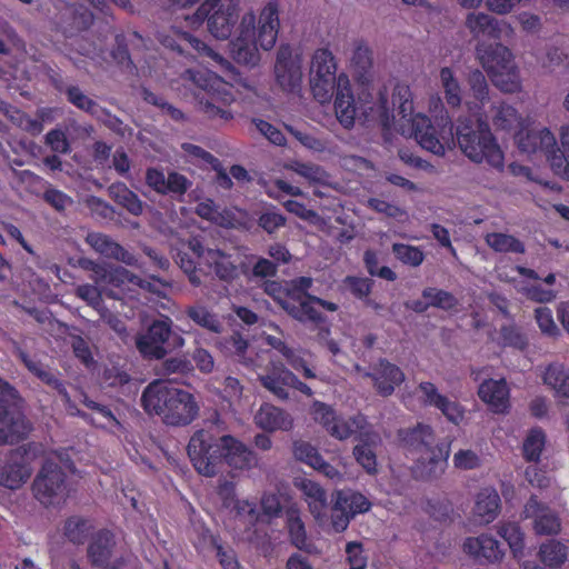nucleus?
Returning <instances> with one entry per match:
<instances>
[{
  "label": "nucleus",
  "instance_id": "obj_7",
  "mask_svg": "<svg viewBox=\"0 0 569 569\" xmlns=\"http://www.w3.org/2000/svg\"><path fill=\"white\" fill-rule=\"evenodd\" d=\"M141 405L147 413L159 416L169 426L189 425L198 413L193 396L166 380L149 383Z\"/></svg>",
  "mask_w": 569,
  "mask_h": 569
},
{
  "label": "nucleus",
  "instance_id": "obj_6",
  "mask_svg": "<svg viewBox=\"0 0 569 569\" xmlns=\"http://www.w3.org/2000/svg\"><path fill=\"white\" fill-rule=\"evenodd\" d=\"M455 128L453 139L465 157L497 172L505 170V151L485 121L480 118L459 117Z\"/></svg>",
  "mask_w": 569,
  "mask_h": 569
},
{
  "label": "nucleus",
  "instance_id": "obj_32",
  "mask_svg": "<svg viewBox=\"0 0 569 569\" xmlns=\"http://www.w3.org/2000/svg\"><path fill=\"white\" fill-rule=\"evenodd\" d=\"M500 510V497L495 488L487 487L481 489L477 497L473 508L475 517L483 525L492 522Z\"/></svg>",
  "mask_w": 569,
  "mask_h": 569
},
{
  "label": "nucleus",
  "instance_id": "obj_1",
  "mask_svg": "<svg viewBox=\"0 0 569 569\" xmlns=\"http://www.w3.org/2000/svg\"><path fill=\"white\" fill-rule=\"evenodd\" d=\"M241 0H204L184 20L189 28L198 29L203 22L210 34L226 40L230 37L232 59L246 67H256L261 60L260 50H271L280 29L279 4L268 1L257 17L253 10L240 17Z\"/></svg>",
  "mask_w": 569,
  "mask_h": 569
},
{
  "label": "nucleus",
  "instance_id": "obj_57",
  "mask_svg": "<svg viewBox=\"0 0 569 569\" xmlns=\"http://www.w3.org/2000/svg\"><path fill=\"white\" fill-rule=\"evenodd\" d=\"M293 455L297 460L315 468L317 463H320L321 455L318 450L306 441H297L293 445Z\"/></svg>",
  "mask_w": 569,
  "mask_h": 569
},
{
  "label": "nucleus",
  "instance_id": "obj_27",
  "mask_svg": "<svg viewBox=\"0 0 569 569\" xmlns=\"http://www.w3.org/2000/svg\"><path fill=\"white\" fill-rule=\"evenodd\" d=\"M523 517L533 520V529L538 535H553L560 530L559 518L536 498H530L526 503Z\"/></svg>",
  "mask_w": 569,
  "mask_h": 569
},
{
  "label": "nucleus",
  "instance_id": "obj_46",
  "mask_svg": "<svg viewBox=\"0 0 569 569\" xmlns=\"http://www.w3.org/2000/svg\"><path fill=\"white\" fill-rule=\"evenodd\" d=\"M287 523L292 543L299 549H305L307 547V533L298 509L287 511Z\"/></svg>",
  "mask_w": 569,
  "mask_h": 569
},
{
  "label": "nucleus",
  "instance_id": "obj_59",
  "mask_svg": "<svg viewBox=\"0 0 569 569\" xmlns=\"http://www.w3.org/2000/svg\"><path fill=\"white\" fill-rule=\"evenodd\" d=\"M258 223L268 233H273L286 224V218L279 211L272 208L260 214Z\"/></svg>",
  "mask_w": 569,
  "mask_h": 569
},
{
  "label": "nucleus",
  "instance_id": "obj_38",
  "mask_svg": "<svg viewBox=\"0 0 569 569\" xmlns=\"http://www.w3.org/2000/svg\"><path fill=\"white\" fill-rule=\"evenodd\" d=\"M110 197L124 207L130 213L139 216L142 213L143 203L138 196L124 183L118 182L109 187Z\"/></svg>",
  "mask_w": 569,
  "mask_h": 569
},
{
  "label": "nucleus",
  "instance_id": "obj_24",
  "mask_svg": "<svg viewBox=\"0 0 569 569\" xmlns=\"http://www.w3.org/2000/svg\"><path fill=\"white\" fill-rule=\"evenodd\" d=\"M479 398L495 413H507L510 408V390L505 379H487L478 389Z\"/></svg>",
  "mask_w": 569,
  "mask_h": 569
},
{
  "label": "nucleus",
  "instance_id": "obj_20",
  "mask_svg": "<svg viewBox=\"0 0 569 569\" xmlns=\"http://www.w3.org/2000/svg\"><path fill=\"white\" fill-rule=\"evenodd\" d=\"M189 249L211 268L222 281H232L239 276L240 258L236 253H226L221 250H202L198 240L189 242Z\"/></svg>",
  "mask_w": 569,
  "mask_h": 569
},
{
  "label": "nucleus",
  "instance_id": "obj_45",
  "mask_svg": "<svg viewBox=\"0 0 569 569\" xmlns=\"http://www.w3.org/2000/svg\"><path fill=\"white\" fill-rule=\"evenodd\" d=\"M487 244L497 252H516L525 251L523 244L515 237L500 232H492L486 236Z\"/></svg>",
  "mask_w": 569,
  "mask_h": 569
},
{
  "label": "nucleus",
  "instance_id": "obj_2",
  "mask_svg": "<svg viewBox=\"0 0 569 569\" xmlns=\"http://www.w3.org/2000/svg\"><path fill=\"white\" fill-rule=\"evenodd\" d=\"M391 107L393 110L397 108L402 134L413 136L425 150L436 156H445L446 148L453 141V126L438 93L429 97L427 106L428 112L435 119V124L426 114L413 113L412 92L406 83L393 86Z\"/></svg>",
  "mask_w": 569,
  "mask_h": 569
},
{
  "label": "nucleus",
  "instance_id": "obj_37",
  "mask_svg": "<svg viewBox=\"0 0 569 569\" xmlns=\"http://www.w3.org/2000/svg\"><path fill=\"white\" fill-rule=\"evenodd\" d=\"M439 87L442 89L448 106L457 108L462 101V91L456 72L450 67L439 70Z\"/></svg>",
  "mask_w": 569,
  "mask_h": 569
},
{
  "label": "nucleus",
  "instance_id": "obj_50",
  "mask_svg": "<svg viewBox=\"0 0 569 569\" xmlns=\"http://www.w3.org/2000/svg\"><path fill=\"white\" fill-rule=\"evenodd\" d=\"M311 284L312 279L308 277H300L293 280L290 283V287L287 289V299L282 300L280 297H278L279 305L283 308L286 301H291L292 303L300 306V301L303 298L312 299V296L306 293V290L309 289Z\"/></svg>",
  "mask_w": 569,
  "mask_h": 569
},
{
  "label": "nucleus",
  "instance_id": "obj_16",
  "mask_svg": "<svg viewBox=\"0 0 569 569\" xmlns=\"http://www.w3.org/2000/svg\"><path fill=\"white\" fill-rule=\"evenodd\" d=\"M368 499L350 490H338L335 493V502L330 513V525L335 532H342L347 529L350 519L370 509Z\"/></svg>",
  "mask_w": 569,
  "mask_h": 569
},
{
  "label": "nucleus",
  "instance_id": "obj_54",
  "mask_svg": "<svg viewBox=\"0 0 569 569\" xmlns=\"http://www.w3.org/2000/svg\"><path fill=\"white\" fill-rule=\"evenodd\" d=\"M422 297L428 300L430 307L449 310L457 305V300L451 293L437 288H426L422 291Z\"/></svg>",
  "mask_w": 569,
  "mask_h": 569
},
{
  "label": "nucleus",
  "instance_id": "obj_29",
  "mask_svg": "<svg viewBox=\"0 0 569 569\" xmlns=\"http://www.w3.org/2000/svg\"><path fill=\"white\" fill-rule=\"evenodd\" d=\"M86 241L92 249L107 258L116 259L128 266L137 263V259L129 251L106 234L91 232L88 233Z\"/></svg>",
  "mask_w": 569,
  "mask_h": 569
},
{
  "label": "nucleus",
  "instance_id": "obj_64",
  "mask_svg": "<svg viewBox=\"0 0 569 569\" xmlns=\"http://www.w3.org/2000/svg\"><path fill=\"white\" fill-rule=\"evenodd\" d=\"M283 206L287 211L312 224H319L321 222L319 214L316 211L308 209L303 203H300L296 200H288L283 202Z\"/></svg>",
  "mask_w": 569,
  "mask_h": 569
},
{
  "label": "nucleus",
  "instance_id": "obj_47",
  "mask_svg": "<svg viewBox=\"0 0 569 569\" xmlns=\"http://www.w3.org/2000/svg\"><path fill=\"white\" fill-rule=\"evenodd\" d=\"M546 445V436L541 429L535 428L527 435L522 451L529 461H538Z\"/></svg>",
  "mask_w": 569,
  "mask_h": 569
},
{
  "label": "nucleus",
  "instance_id": "obj_15",
  "mask_svg": "<svg viewBox=\"0 0 569 569\" xmlns=\"http://www.w3.org/2000/svg\"><path fill=\"white\" fill-rule=\"evenodd\" d=\"M302 53L290 44H281L276 53L273 73L278 86L288 92L299 90L303 79Z\"/></svg>",
  "mask_w": 569,
  "mask_h": 569
},
{
  "label": "nucleus",
  "instance_id": "obj_42",
  "mask_svg": "<svg viewBox=\"0 0 569 569\" xmlns=\"http://www.w3.org/2000/svg\"><path fill=\"white\" fill-rule=\"evenodd\" d=\"M497 531L498 535L507 541L513 556L516 558H520L522 556L525 542L523 532L521 531L519 525L511 521L499 522L497 526Z\"/></svg>",
  "mask_w": 569,
  "mask_h": 569
},
{
  "label": "nucleus",
  "instance_id": "obj_33",
  "mask_svg": "<svg viewBox=\"0 0 569 569\" xmlns=\"http://www.w3.org/2000/svg\"><path fill=\"white\" fill-rule=\"evenodd\" d=\"M351 66L357 73L358 80L363 86L368 89L375 88L371 84L373 78L370 72L372 67V51L366 42L359 40L353 43Z\"/></svg>",
  "mask_w": 569,
  "mask_h": 569
},
{
  "label": "nucleus",
  "instance_id": "obj_8",
  "mask_svg": "<svg viewBox=\"0 0 569 569\" xmlns=\"http://www.w3.org/2000/svg\"><path fill=\"white\" fill-rule=\"evenodd\" d=\"M399 440L416 461V471L420 477L429 478L443 472L450 453V446L436 442L430 426L418 423L412 428L401 429Z\"/></svg>",
  "mask_w": 569,
  "mask_h": 569
},
{
  "label": "nucleus",
  "instance_id": "obj_19",
  "mask_svg": "<svg viewBox=\"0 0 569 569\" xmlns=\"http://www.w3.org/2000/svg\"><path fill=\"white\" fill-rule=\"evenodd\" d=\"M158 40L171 50L184 52L188 48L194 50L199 54L211 57L218 64L227 71L233 72L234 68L219 53L213 52L206 43L194 38L188 32L180 31L177 28H171L168 31H159L157 34Z\"/></svg>",
  "mask_w": 569,
  "mask_h": 569
},
{
  "label": "nucleus",
  "instance_id": "obj_23",
  "mask_svg": "<svg viewBox=\"0 0 569 569\" xmlns=\"http://www.w3.org/2000/svg\"><path fill=\"white\" fill-rule=\"evenodd\" d=\"M418 392L425 405L440 410L448 421L459 425L463 420L465 409L457 401L440 393L433 383L421 382Z\"/></svg>",
  "mask_w": 569,
  "mask_h": 569
},
{
  "label": "nucleus",
  "instance_id": "obj_26",
  "mask_svg": "<svg viewBox=\"0 0 569 569\" xmlns=\"http://www.w3.org/2000/svg\"><path fill=\"white\" fill-rule=\"evenodd\" d=\"M317 307H321L328 311H336L338 306L333 302H329L322 300L320 298L313 297L312 299L303 298L300 301V306L292 303L291 301H286L283 305V309L291 315L295 319L301 322H312L318 323L323 321L321 312Z\"/></svg>",
  "mask_w": 569,
  "mask_h": 569
},
{
  "label": "nucleus",
  "instance_id": "obj_49",
  "mask_svg": "<svg viewBox=\"0 0 569 569\" xmlns=\"http://www.w3.org/2000/svg\"><path fill=\"white\" fill-rule=\"evenodd\" d=\"M540 559L549 567H558L567 558L566 547L557 541H548L540 547Z\"/></svg>",
  "mask_w": 569,
  "mask_h": 569
},
{
  "label": "nucleus",
  "instance_id": "obj_36",
  "mask_svg": "<svg viewBox=\"0 0 569 569\" xmlns=\"http://www.w3.org/2000/svg\"><path fill=\"white\" fill-rule=\"evenodd\" d=\"M490 120L497 130L511 131L515 128L521 129L527 118H522L517 109L507 103H498L491 107Z\"/></svg>",
  "mask_w": 569,
  "mask_h": 569
},
{
  "label": "nucleus",
  "instance_id": "obj_48",
  "mask_svg": "<svg viewBox=\"0 0 569 569\" xmlns=\"http://www.w3.org/2000/svg\"><path fill=\"white\" fill-rule=\"evenodd\" d=\"M91 528L92 526L88 520L79 517H71L66 521L63 532L71 542L82 543Z\"/></svg>",
  "mask_w": 569,
  "mask_h": 569
},
{
  "label": "nucleus",
  "instance_id": "obj_30",
  "mask_svg": "<svg viewBox=\"0 0 569 569\" xmlns=\"http://www.w3.org/2000/svg\"><path fill=\"white\" fill-rule=\"evenodd\" d=\"M543 385L557 399H569V369L561 362H552L541 369Z\"/></svg>",
  "mask_w": 569,
  "mask_h": 569
},
{
  "label": "nucleus",
  "instance_id": "obj_34",
  "mask_svg": "<svg viewBox=\"0 0 569 569\" xmlns=\"http://www.w3.org/2000/svg\"><path fill=\"white\" fill-rule=\"evenodd\" d=\"M113 547L114 539L110 531L101 530L97 532L88 546V558L90 562L94 566H103L108 563L111 558Z\"/></svg>",
  "mask_w": 569,
  "mask_h": 569
},
{
  "label": "nucleus",
  "instance_id": "obj_58",
  "mask_svg": "<svg viewBox=\"0 0 569 569\" xmlns=\"http://www.w3.org/2000/svg\"><path fill=\"white\" fill-rule=\"evenodd\" d=\"M266 192L269 197L280 200L283 194L298 197L302 196V190L299 187L292 186L283 179H276L271 181L267 188Z\"/></svg>",
  "mask_w": 569,
  "mask_h": 569
},
{
  "label": "nucleus",
  "instance_id": "obj_22",
  "mask_svg": "<svg viewBox=\"0 0 569 569\" xmlns=\"http://www.w3.org/2000/svg\"><path fill=\"white\" fill-rule=\"evenodd\" d=\"M171 331V321L166 318L154 321L146 333L137 338L136 345L138 350L150 358L160 359L166 355L164 343Z\"/></svg>",
  "mask_w": 569,
  "mask_h": 569
},
{
  "label": "nucleus",
  "instance_id": "obj_53",
  "mask_svg": "<svg viewBox=\"0 0 569 569\" xmlns=\"http://www.w3.org/2000/svg\"><path fill=\"white\" fill-rule=\"evenodd\" d=\"M392 251L397 259L411 267L420 266L425 259L423 252L415 246L395 243L392 246Z\"/></svg>",
  "mask_w": 569,
  "mask_h": 569
},
{
  "label": "nucleus",
  "instance_id": "obj_18",
  "mask_svg": "<svg viewBox=\"0 0 569 569\" xmlns=\"http://www.w3.org/2000/svg\"><path fill=\"white\" fill-rule=\"evenodd\" d=\"M295 487L299 490L316 523L322 529H331L326 490L318 482L308 478H297Z\"/></svg>",
  "mask_w": 569,
  "mask_h": 569
},
{
  "label": "nucleus",
  "instance_id": "obj_17",
  "mask_svg": "<svg viewBox=\"0 0 569 569\" xmlns=\"http://www.w3.org/2000/svg\"><path fill=\"white\" fill-rule=\"evenodd\" d=\"M311 415L318 423L336 439H348L353 432L362 428L365 418L357 416L353 418H342L336 415L331 407L328 405L315 401L311 406Z\"/></svg>",
  "mask_w": 569,
  "mask_h": 569
},
{
  "label": "nucleus",
  "instance_id": "obj_35",
  "mask_svg": "<svg viewBox=\"0 0 569 569\" xmlns=\"http://www.w3.org/2000/svg\"><path fill=\"white\" fill-rule=\"evenodd\" d=\"M558 136L560 144L557 140L555 153L551 158V170L556 176L569 181V124H562Z\"/></svg>",
  "mask_w": 569,
  "mask_h": 569
},
{
  "label": "nucleus",
  "instance_id": "obj_62",
  "mask_svg": "<svg viewBox=\"0 0 569 569\" xmlns=\"http://www.w3.org/2000/svg\"><path fill=\"white\" fill-rule=\"evenodd\" d=\"M368 206L377 212L383 213L387 217L393 218L398 221H402L407 217V213L403 209L385 200L372 198L368 200Z\"/></svg>",
  "mask_w": 569,
  "mask_h": 569
},
{
  "label": "nucleus",
  "instance_id": "obj_43",
  "mask_svg": "<svg viewBox=\"0 0 569 569\" xmlns=\"http://www.w3.org/2000/svg\"><path fill=\"white\" fill-rule=\"evenodd\" d=\"M31 475V470L23 463H7L0 470V483L10 489H17L24 483Z\"/></svg>",
  "mask_w": 569,
  "mask_h": 569
},
{
  "label": "nucleus",
  "instance_id": "obj_63",
  "mask_svg": "<svg viewBox=\"0 0 569 569\" xmlns=\"http://www.w3.org/2000/svg\"><path fill=\"white\" fill-rule=\"evenodd\" d=\"M536 320L542 333L547 336H557L559 333V329L552 317V311L548 307H539L536 309Z\"/></svg>",
  "mask_w": 569,
  "mask_h": 569
},
{
  "label": "nucleus",
  "instance_id": "obj_25",
  "mask_svg": "<svg viewBox=\"0 0 569 569\" xmlns=\"http://www.w3.org/2000/svg\"><path fill=\"white\" fill-rule=\"evenodd\" d=\"M365 376L372 378L376 390L385 397L392 395L396 387L405 380L402 370L387 360H380L372 371L365 372Z\"/></svg>",
  "mask_w": 569,
  "mask_h": 569
},
{
  "label": "nucleus",
  "instance_id": "obj_31",
  "mask_svg": "<svg viewBox=\"0 0 569 569\" xmlns=\"http://www.w3.org/2000/svg\"><path fill=\"white\" fill-rule=\"evenodd\" d=\"M256 425L267 431L289 430L292 418L282 409L269 403L262 405L254 415Z\"/></svg>",
  "mask_w": 569,
  "mask_h": 569
},
{
  "label": "nucleus",
  "instance_id": "obj_44",
  "mask_svg": "<svg viewBox=\"0 0 569 569\" xmlns=\"http://www.w3.org/2000/svg\"><path fill=\"white\" fill-rule=\"evenodd\" d=\"M297 174L306 179L310 184H328L330 181L329 173L318 164L293 162L289 167Z\"/></svg>",
  "mask_w": 569,
  "mask_h": 569
},
{
  "label": "nucleus",
  "instance_id": "obj_56",
  "mask_svg": "<svg viewBox=\"0 0 569 569\" xmlns=\"http://www.w3.org/2000/svg\"><path fill=\"white\" fill-rule=\"evenodd\" d=\"M455 468L460 470H472L481 467V456L472 449H460L452 458Z\"/></svg>",
  "mask_w": 569,
  "mask_h": 569
},
{
  "label": "nucleus",
  "instance_id": "obj_10",
  "mask_svg": "<svg viewBox=\"0 0 569 569\" xmlns=\"http://www.w3.org/2000/svg\"><path fill=\"white\" fill-rule=\"evenodd\" d=\"M184 78L202 91L198 94L199 109L209 118L229 119L224 109L234 100L232 86L214 72L208 70H187Z\"/></svg>",
  "mask_w": 569,
  "mask_h": 569
},
{
  "label": "nucleus",
  "instance_id": "obj_4",
  "mask_svg": "<svg viewBox=\"0 0 569 569\" xmlns=\"http://www.w3.org/2000/svg\"><path fill=\"white\" fill-rule=\"evenodd\" d=\"M82 267L92 271L91 279L96 282V286H78L76 295L100 312L102 311V293L112 298H121V295L134 291L136 289L160 293L164 287V283L159 279L143 280L121 267L110 268L92 261H83Z\"/></svg>",
  "mask_w": 569,
  "mask_h": 569
},
{
  "label": "nucleus",
  "instance_id": "obj_60",
  "mask_svg": "<svg viewBox=\"0 0 569 569\" xmlns=\"http://www.w3.org/2000/svg\"><path fill=\"white\" fill-rule=\"evenodd\" d=\"M353 455L358 463H360L367 472L373 473L377 471L376 453L369 445L365 443L356 446Z\"/></svg>",
  "mask_w": 569,
  "mask_h": 569
},
{
  "label": "nucleus",
  "instance_id": "obj_28",
  "mask_svg": "<svg viewBox=\"0 0 569 569\" xmlns=\"http://www.w3.org/2000/svg\"><path fill=\"white\" fill-rule=\"evenodd\" d=\"M463 550L472 557L483 558L491 562L501 560L505 553L500 542L488 533L467 538L463 542Z\"/></svg>",
  "mask_w": 569,
  "mask_h": 569
},
{
  "label": "nucleus",
  "instance_id": "obj_11",
  "mask_svg": "<svg viewBox=\"0 0 569 569\" xmlns=\"http://www.w3.org/2000/svg\"><path fill=\"white\" fill-rule=\"evenodd\" d=\"M337 62L332 52L327 48L313 51L309 67L310 89L315 99L320 103H329L338 87Z\"/></svg>",
  "mask_w": 569,
  "mask_h": 569
},
{
  "label": "nucleus",
  "instance_id": "obj_51",
  "mask_svg": "<svg viewBox=\"0 0 569 569\" xmlns=\"http://www.w3.org/2000/svg\"><path fill=\"white\" fill-rule=\"evenodd\" d=\"M281 353L295 370L302 372L305 378H316L315 371L308 366V362L305 359L306 352L289 347H283V349H281Z\"/></svg>",
  "mask_w": 569,
  "mask_h": 569
},
{
  "label": "nucleus",
  "instance_id": "obj_41",
  "mask_svg": "<svg viewBox=\"0 0 569 569\" xmlns=\"http://www.w3.org/2000/svg\"><path fill=\"white\" fill-rule=\"evenodd\" d=\"M284 373H292L283 367H273V369L267 373L259 376V380L262 386L273 393L279 399H288L289 395L286 387H289V382L284 380Z\"/></svg>",
  "mask_w": 569,
  "mask_h": 569
},
{
  "label": "nucleus",
  "instance_id": "obj_14",
  "mask_svg": "<svg viewBox=\"0 0 569 569\" xmlns=\"http://www.w3.org/2000/svg\"><path fill=\"white\" fill-rule=\"evenodd\" d=\"M58 457L49 458L33 482L36 498L46 506L59 505L68 495L64 472L56 461Z\"/></svg>",
  "mask_w": 569,
  "mask_h": 569
},
{
  "label": "nucleus",
  "instance_id": "obj_52",
  "mask_svg": "<svg viewBox=\"0 0 569 569\" xmlns=\"http://www.w3.org/2000/svg\"><path fill=\"white\" fill-rule=\"evenodd\" d=\"M188 316L199 326L212 331L219 332L221 323L218 318L212 315L208 309L201 306L191 307L188 310Z\"/></svg>",
  "mask_w": 569,
  "mask_h": 569
},
{
  "label": "nucleus",
  "instance_id": "obj_12",
  "mask_svg": "<svg viewBox=\"0 0 569 569\" xmlns=\"http://www.w3.org/2000/svg\"><path fill=\"white\" fill-rule=\"evenodd\" d=\"M30 431L13 388L0 380V443L14 442Z\"/></svg>",
  "mask_w": 569,
  "mask_h": 569
},
{
  "label": "nucleus",
  "instance_id": "obj_5",
  "mask_svg": "<svg viewBox=\"0 0 569 569\" xmlns=\"http://www.w3.org/2000/svg\"><path fill=\"white\" fill-rule=\"evenodd\" d=\"M335 90L336 116L345 128L353 126L359 110H361V113L367 119L377 120L385 127H388L390 124V120L395 118L386 87L363 89L359 93L358 98L360 107H357L355 102L350 80L346 73L339 74L338 87L335 88Z\"/></svg>",
  "mask_w": 569,
  "mask_h": 569
},
{
  "label": "nucleus",
  "instance_id": "obj_9",
  "mask_svg": "<svg viewBox=\"0 0 569 569\" xmlns=\"http://www.w3.org/2000/svg\"><path fill=\"white\" fill-rule=\"evenodd\" d=\"M476 58L498 89L507 93L521 90L519 69L512 52L506 46L500 42L479 41L476 46Z\"/></svg>",
  "mask_w": 569,
  "mask_h": 569
},
{
  "label": "nucleus",
  "instance_id": "obj_39",
  "mask_svg": "<svg viewBox=\"0 0 569 569\" xmlns=\"http://www.w3.org/2000/svg\"><path fill=\"white\" fill-rule=\"evenodd\" d=\"M84 405L93 410L90 421L94 426L107 429L113 433L119 432L122 429L120 421L107 407L88 399H84Z\"/></svg>",
  "mask_w": 569,
  "mask_h": 569
},
{
  "label": "nucleus",
  "instance_id": "obj_55",
  "mask_svg": "<svg viewBox=\"0 0 569 569\" xmlns=\"http://www.w3.org/2000/svg\"><path fill=\"white\" fill-rule=\"evenodd\" d=\"M346 565L347 569H366L368 565V556L361 543L352 541L346 546Z\"/></svg>",
  "mask_w": 569,
  "mask_h": 569
},
{
  "label": "nucleus",
  "instance_id": "obj_13",
  "mask_svg": "<svg viewBox=\"0 0 569 569\" xmlns=\"http://www.w3.org/2000/svg\"><path fill=\"white\" fill-rule=\"evenodd\" d=\"M556 141V134L548 127L536 123L530 118L515 133V143L521 153L530 158L543 156L550 167Z\"/></svg>",
  "mask_w": 569,
  "mask_h": 569
},
{
  "label": "nucleus",
  "instance_id": "obj_40",
  "mask_svg": "<svg viewBox=\"0 0 569 569\" xmlns=\"http://www.w3.org/2000/svg\"><path fill=\"white\" fill-rule=\"evenodd\" d=\"M468 83L470 87V93L477 101L475 106L471 102H467L468 108L475 116H478L477 109H480L488 100V83L483 73L476 69L472 70L468 76Z\"/></svg>",
  "mask_w": 569,
  "mask_h": 569
},
{
  "label": "nucleus",
  "instance_id": "obj_21",
  "mask_svg": "<svg viewBox=\"0 0 569 569\" xmlns=\"http://www.w3.org/2000/svg\"><path fill=\"white\" fill-rule=\"evenodd\" d=\"M465 26L470 34L479 41L488 37L493 40L500 39L503 31L512 33V27L506 21L498 20L492 16L481 12L472 11L467 14Z\"/></svg>",
  "mask_w": 569,
  "mask_h": 569
},
{
  "label": "nucleus",
  "instance_id": "obj_61",
  "mask_svg": "<svg viewBox=\"0 0 569 569\" xmlns=\"http://www.w3.org/2000/svg\"><path fill=\"white\" fill-rule=\"evenodd\" d=\"M68 100L74 104L77 108L89 112V113H97L98 106L97 103L91 100L89 97H87L79 88L77 87H70L67 90Z\"/></svg>",
  "mask_w": 569,
  "mask_h": 569
},
{
  "label": "nucleus",
  "instance_id": "obj_3",
  "mask_svg": "<svg viewBox=\"0 0 569 569\" xmlns=\"http://www.w3.org/2000/svg\"><path fill=\"white\" fill-rule=\"evenodd\" d=\"M187 451L194 469L206 477L214 476L222 460L239 470L257 466L256 455L241 441L229 435L218 437L210 430L196 431Z\"/></svg>",
  "mask_w": 569,
  "mask_h": 569
}]
</instances>
